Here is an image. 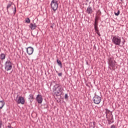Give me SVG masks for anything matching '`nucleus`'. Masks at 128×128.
<instances>
[{
	"label": "nucleus",
	"instance_id": "cd10ccee",
	"mask_svg": "<svg viewBox=\"0 0 128 128\" xmlns=\"http://www.w3.org/2000/svg\"><path fill=\"white\" fill-rule=\"evenodd\" d=\"M98 12L99 13V14H102V12H100V11L98 10Z\"/></svg>",
	"mask_w": 128,
	"mask_h": 128
},
{
	"label": "nucleus",
	"instance_id": "a211bd4d",
	"mask_svg": "<svg viewBox=\"0 0 128 128\" xmlns=\"http://www.w3.org/2000/svg\"><path fill=\"white\" fill-rule=\"evenodd\" d=\"M90 128H96V122H90Z\"/></svg>",
	"mask_w": 128,
	"mask_h": 128
},
{
	"label": "nucleus",
	"instance_id": "0eeeda50",
	"mask_svg": "<svg viewBox=\"0 0 128 128\" xmlns=\"http://www.w3.org/2000/svg\"><path fill=\"white\" fill-rule=\"evenodd\" d=\"M93 102L96 104H100L102 102V98L98 95H95L93 98Z\"/></svg>",
	"mask_w": 128,
	"mask_h": 128
},
{
	"label": "nucleus",
	"instance_id": "b1692460",
	"mask_svg": "<svg viewBox=\"0 0 128 128\" xmlns=\"http://www.w3.org/2000/svg\"><path fill=\"white\" fill-rule=\"evenodd\" d=\"M16 8L14 6V14H16Z\"/></svg>",
	"mask_w": 128,
	"mask_h": 128
},
{
	"label": "nucleus",
	"instance_id": "6ab92c4d",
	"mask_svg": "<svg viewBox=\"0 0 128 128\" xmlns=\"http://www.w3.org/2000/svg\"><path fill=\"white\" fill-rule=\"evenodd\" d=\"M12 2H10V4H8L7 6V7H6V10H7V12L8 14L9 13V12H8V8H10V6H12Z\"/></svg>",
	"mask_w": 128,
	"mask_h": 128
},
{
	"label": "nucleus",
	"instance_id": "dca6fc26",
	"mask_svg": "<svg viewBox=\"0 0 128 128\" xmlns=\"http://www.w3.org/2000/svg\"><path fill=\"white\" fill-rule=\"evenodd\" d=\"M6 59V54H1L0 55V60H2Z\"/></svg>",
	"mask_w": 128,
	"mask_h": 128
},
{
	"label": "nucleus",
	"instance_id": "2eb2a0df",
	"mask_svg": "<svg viewBox=\"0 0 128 128\" xmlns=\"http://www.w3.org/2000/svg\"><path fill=\"white\" fill-rule=\"evenodd\" d=\"M4 104H6V102L4 100H0V110H2L4 106Z\"/></svg>",
	"mask_w": 128,
	"mask_h": 128
},
{
	"label": "nucleus",
	"instance_id": "4be33fe9",
	"mask_svg": "<svg viewBox=\"0 0 128 128\" xmlns=\"http://www.w3.org/2000/svg\"><path fill=\"white\" fill-rule=\"evenodd\" d=\"M114 14L115 16H120V10H118L117 12H114Z\"/></svg>",
	"mask_w": 128,
	"mask_h": 128
},
{
	"label": "nucleus",
	"instance_id": "72a5a7b5",
	"mask_svg": "<svg viewBox=\"0 0 128 128\" xmlns=\"http://www.w3.org/2000/svg\"><path fill=\"white\" fill-rule=\"evenodd\" d=\"M121 0L122 2V0Z\"/></svg>",
	"mask_w": 128,
	"mask_h": 128
},
{
	"label": "nucleus",
	"instance_id": "412c9836",
	"mask_svg": "<svg viewBox=\"0 0 128 128\" xmlns=\"http://www.w3.org/2000/svg\"><path fill=\"white\" fill-rule=\"evenodd\" d=\"M25 22H26V24H30V18H26Z\"/></svg>",
	"mask_w": 128,
	"mask_h": 128
},
{
	"label": "nucleus",
	"instance_id": "423d86ee",
	"mask_svg": "<svg viewBox=\"0 0 128 128\" xmlns=\"http://www.w3.org/2000/svg\"><path fill=\"white\" fill-rule=\"evenodd\" d=\"M108 64L111 68H112V70H114V67L116 66V61L114 60V59L112 58H110L108 60Z\"/></svg>",
	"mask_w": 128,
	"mask_h": 128
},
{
	"label": "nucleus",
	"instance_id": "5701e85b",
	"mask_svg": "<svg viewBox=\"0 0 128 128\" xmlns=\"http://www.w3.org/2000/svg\"><path fill=\"white\" fill-rule=\"evenodd\" d=\"M64 98L65 100H68V94H65Z\"/></svg>",
	"mask_w": 128,
	"mask_h": 128
},
{
	"label": "nucleus",
	"instance_id": "f3484780",
	"mask_svg": "<svg viewBox=\"0 0 128 128\" xmlns=\"http://www.w3.org/2000/svg\"><path fill=\"white\" fill-rule=\"evenodd\" d=\"M56 62H57L58 66H60V68H62V62L60 60L57 59Z\"/></svg>",
	"mask_w": 128,
	"mask_h": 128
},
{
	"label": "nucleus",
	"instance_id": "c756f323",
	"mask_svg": "<svg viewBox=\"0 0 128 128\" xmlns=\"http://www.w3.org/2000/svg\"><path fill=\"white\" fill-rule=\"evenodd\" d=\"M50 28H53L54 27H53L52 26H50Z\"/></svg>",
	"mask_w": 128,
	"mask_h": 128
},
{
	"label": "nucleus",
	"instance_id": "7ed1b4c3",
	"mask_svg": "<svg viewBox=\"0 0 128 128\" xmlns=\"http://www.w3.org/2000/svg\"><path fill=\"white\" fill-rule=\"evenodd\" d=\"M98 16H96L94 23V30L98 36H100V30H98Z\"/></svg>",
	"mask_w": 128,
	"mask_h": 128
},
{
	"label": "nucleus",
	"instance_id": "a878e982",
	"mask_svg": "<svg viewBox=\"0 0 128 128\" xmlns=\"http://www.w3.org/2000/svg\"><path fill=\"white\" fill-rule=\"evenodd\" d=\"M2 121H0V128H2Z\"/></svg>",
	"mask_w": 128,
	"mask_h": 128
},
{
	"label": "nucleus",
	"instance_id": "473e14b6",
	"mask_svg": "<svg viewBox=\"0 0 128 128\" xmlns=\"http://www.w3.org/2000/svg\"><path fill=\"white\" fill-rule=\"evenodd\" d=\"M56 72L58 74V71H56Z\"/></svg>",
	"mask_w": 128,
	"mask_h": 128
},
{
	"label": "nucleus",
	"instance_id": "20e7f679",
	"mask_svg": "<svg viewBox=\"0 0 128 128\" xmlns=\"http://www.w3.org/2000/svg\"><path fill=\"white\" fill-rule=\"evenodd\" d=\"M6 70L8 72V70H10L12 68V62H10V60H7L5 62V68Z\"/></svg>",
	"mask_w": 128,
	"mask_h": 128
},
{
	"label": "nucleus",
	"instance_id": "c85d7f7f",
	"mask_svg": "<svg viewBox=\"0 0 128 128\" xmlns=\"http://www.w3.org/2000/svg\"><path fill=\"white\" fill-rule=\"evenodd\" d=\"M8 128H12V126H8Z\"/></svg>",
	"mask_w": 128,
	"mask_h": 128
},
{
	"label": "nucleus",
	"instance_id": "f8f14e48",
	"mask_svg": "<svg viewBox=\"0 0 128 128\" xmlns=\"http://www.w3.org/2000/svg\"><path fill=\"white\" fill-rule=\"evenodd\" d=\"M86 12H87L88 14H92L94 12V10H92V8L90 6L88 7L87 10H86Z\"/></svg>",
	"mask_w": 128,
	"mask_h": 128
},
{
	"label": "nucleus",
	"instance_id": "f257e3e1",
	"mask_svg": "<svg viewBox=\"0 0 128 128\" xmlns=\"http://www.w3.org/2000/svg\"><path fill=\"white\" fill-rule=\"evenodd\" d=\"M64 87L60 84H56L53 90V92L56 96H60V98H62V96H64Z\"/></svg>",
	"mask_w": 128,
	"mask_h": 128
},
{
	"label": "nucleus",
	"instance_id": "bb28decb",
	"mask_svg": "<svg viewBox=\"0 0 128 128\" xmlns=\"http://www.w3.org/2000/svg\"><path fill=\"white\" fill-rule=\"evenodd\" d=\"M125 42H126V41H124V40L123 41V42H122V45H120V46H124V44Z\"/></svg>",
	"mask_w": 128,
	"mask_h": 128
},
{
	"label": "nucleus",
	"instance_id": "9d476101",
	"mask_svg": "<svg viewBox=\"0 0 128 128\" xmlns=\"http://www.w3.org/2000/svg\"><path fill=\"white\" fill-rule=\"evenodd\" d=\"M42 96L41 94H38L36 97V100L38 104H42Z\"/></svg>",
	"mask_w": 128,
	"mask_h": 128
},
{
	"label": "nucleus",
	"instance_id": "1a4fd4ad",
	"mask_svg": "<svg viewBox=\"0 0 128 128\" xmlns=\"http://www.w3.org/2000/svg\"><path fill=\"white\" fill-rule=\"evenodd\" d=\"M26 52L29 54V56L32 54V53L34 52V48L32 46H29L27 48Z\"/></svg>",
	"mask_w": 128,
	"mask_h": 128
},
{
	"label": "nucleus",
	"instance_id": "9b49d317",
	"mask_svg": "<svg viewBox=\"0 0 128 128\" xmlns=\"http://www.w3.org/2000/svg\"><path fill=\"white\" fill-rule=\"evenodd\" d=\"M107 120L108 122V124H113L114 122V116L112 114H110L109 118H107Z\"/></svg>",
	"mask_w": 128,
	"mask_h": 128
},
{
	"label": "nucleus",
	"instance_id": "7c9ffc66",
	"mask_svg": "<svg viewBox=\"0 0 128 128\" xmlns=\"http://www.w3.org/2000/svg\"><path fill=\"white\" fill-rule=\"evenodd\" d=\"M86 2H88V0H86Z\"/></svg>",
	"mask_w": 128,
	"mask_h": 128
},
{
	"label": "nucleus",
	"instance_id": "f03ea898",
	"mask_svg": "<svg viewBox=\"0 0 128 128\" xmlns=\"http://www.w3.org/2000/svg\"><path fill=\"white\" fill-rule=\"evenodd\" d=\"M112 42L116 46H120V42H122V39L120 37L118 36H114L112 38Z\"/></svg>",
	"mask_w": 128,
	"mask_h": 128
},
{
	"label": "nucleus",
	"instance_id": "2f4dec72",
	"mask_svg": "<svg viewBox=\"0 0 128 128\" xmlns=\"http://www.w3.org/2000/svg\"><path fill=\"white\" fill-rule=\"evenodd\" d=\"M86 64H88V62H86Z\"/></svg>",
	"mask_w": 128,
	"mask_h": 128
},
{
	"label": "nucleus",
	"instance_id": "aec40b11",
	"mask_svg": "<svg viewBox=\"0 0 128 128\" xmlns=\"http://www.w3.org/2000/svg\"><path fill=\"white\" fill-rule=\"evenodd\" d=\"M105 110H106L105 113L106 114V118H108V114H110V111L108 108L105 109Z\"/></svg>",
	"mask_w": 128,
	"mask_h": 128
},
{
	"label": "nucleus",
	"instance_id": "4468645a",
	"mask_svg": "<svg viewBox=\"0 0 128 128\" xmlns=\"http://www.w3.org/2000/svg\"><path fill=\"white\" fill-rule=\"evenodd\" d=\"M28 100H30V102H32L34 98V95L32 94H30L29 95Z\"/></svg>",
	"mask_w": 128,
	"mask_h": 128
},
{
	"label": "nucleus",
	"instance_id": "ddd939ff",
	"mask_svg": "<svg viewBox=\"0 0 128 128\" xmlns=\"http://www.w3.org/2000/svg\"><path fill=\"white\" fill-rule=\"evenodd\" d=\"M29 28H30L32 30H36V24L31 23L29 26Z\"/></svg>",
	"mask_w": 128,
	"mask_h": 128
},
{
	"label": "nucleus",
	"instance_id": "39448f33",
	"mask_svg": "<svg viewBox=\"0 0 128 128\" xmlns=\"http://www.w3.org/2000/svg\"><path fill=\"white\" fill-rule=\"evenodd\" d=\"M50 6L52 10L56 12V10H58V0H52L51 2Z\"/></svg>",
	"mask_w": 128,
	"mask_h": 128
},
{
	"label": "nucleus",
	"instance_id": "393cba45",
	"mask_svg": "<svg viewBox=\"0 0 128 128\" xmlns=\"http://www.w3.org/2000/svg\"><path fill=\"white\" fill-rule=\"evenodd\" d=\"M58 76H62V72L58 73Z\"/></svg>",
	"mask_w": 128,
	"mask_h": 128
},
{
	"label": "nucleus",
	"instance_id": "6e6552de",
	"mask_svg": "<svg viewBox=\"0 0 128 128\" xmlns=\"http://www.w3.org/2000/svg\"><path fill=\"white\" fill-rule=\"evenodd\" d=\"M18 104H24V97L20 96L19 97L18 99L16 100Z\"/></svg>",
	"mask_w": 128,
	"mask_h": 128
}]
</instances>
